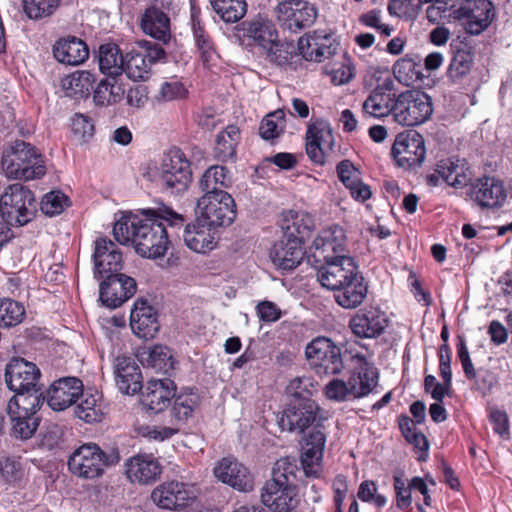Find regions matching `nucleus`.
I'll use <instances>...</instances> for the list:
<instances>
[{
  "label": "nucleus",
  "instance_id": "39",
  "mask_svg": "<svg viewBox=\"0 0 512 512\" xmlns=\"http://www.w3.org/2000/svg\"><path fill=\"white\" fill-rule=\"evenodd\" d=\"M437 173L450 186L462 188L469 184L472 171L463 159L448 158L437 164Z\"/></svg>",
  "mask_w": 512,
  "mask_h": 512
},
{
  "label": "nucleus",
  "instance_id": "21",
  "mask_svg": "<svg viewBox=\"0 0 512 512\" xmlns=\"http://www.w3.org/2000/svg\"><path fill=\"white\" fill-rule=\"evenodd\" d=\"M215 477L241 492L254 488V479L248 468L234 458L225 457L213 469Z\"/></svg>",
  "mask_w": 512,
  "mask_h": 512
},
{
  "label": "nucleus",
  "instance_id": "57",
  "mask_svg": "<svg viewBox=\"0 0 512 512\" xmlns=\"http://www.w3.org/2000/svg\"><path fill=\"white\" fill-rule=\"evenodd\" d=\"M324 395L327 399L335 402H344L353 399L348 381L339 378H333L325 385Z\"/></svg>",
  "mask_w": 512,
  "mask_h": 512
},
{
  "label": "nucleus",
  "instance_id": "55",
  "mask_svg": "<svg viewBox=\"0 0 512 512\" xmlns=\"http://www.w3.org/2000/svg\"><path fill=\"white\" fill-rule=\"evenodd\" d=\"M61 0H23V9L28 18L40 20L51 16Z\"/></svg>",
  "mask_w": 512,
  "mask_h": 512
},
{
  "label": "nucleus",
  "instance_id": "25",
  "mask_svg": "<svg viewBox=\"0 0 512 512\" xmlns=\"http://www.w3.org/2000/svg\"><path fill=\"white\" fill-rule=\"evenodd\" d=\"M325 443L326 435L323 427L318 423L304 436L301 462L306 475L318 476Z\"/></svg>",
  "mask_w": 512,
  "mask_h": 512
},
{
  "label": "nucleus",
  "instance_id": "48",
  "mask_svg": "<svg viewBox=\"0 0 512 512\" xmlns=\"http://www.w3.org/2000/svg\"><path fill=\"white\" fill-rule=\"evenodd\" d=\"M124 72L134 80H145L151 70V65L139 48H132L125 54Z\"/></svg>",
  "mask_w": 512,
  "mask_h": 512
},
{
  "label": "nucleus",
  "instance_id": "45",
  "mask_svg": "<svg viewBox=\"0 0 512 512\" xmlns=\"http://www.w3.org/2000/svg\"><path fill=\"white\" fill-rule=\"evenodd\" d=\"M81 396V401L75 408V415L86 423L100 422L106 414L102 397L97 392L82 393Z\"/></svg>",
  "mask_w": 512,
  "mask_h": 512
},
{
  "label": "nucleus",
  "instance_id": "31",
  "mask_svg": "<svg viewBox=\"0 0 512 512\" xmlns=\"http://www.w3.org/2000/svg\"><path fill=\"white\" fill-rule=\"evenodd\" d=\"M270 259L273 264L282 270H293L304 257L303 244L299 240L282 236L275 242L270 250Z\"/></svg>",
  "mask_w": 512,
  "mask_h": 512
},
{
  "label": "nucleus",
  "instance_id": "5",
  "mask_svg": "<svg viewBox=\"0 0 512 512\" xmlns=\"http://www.w3.org/2000/svg\"><path fill=\"white\" fill-rule=\"evenodd\" d=\"M2 169L11 179L32 180L45 174L40 156L33 146L24 141H16L3 152Z\"/></svg>",
  "mask_w": 512,
  "mask_h": 512
},
{
  "label": "nucleus",
  "instance_id": "54",
  "mask_svg": "<svg viewBox=\"0 0 512 512\" xmlns=\"http://www.w3.org/2000/svg\"><path fill=\"white\" fill-rule=\"evenodd\" d=\"M298 471L297 461L293 457H283L277 460L272 469V478L275 481L285 484H294L296 472Z\"/></svg>",
  "mask_w": 512,
  "mask_h": 512
},
{
  "label": "nucleus",
  "instance_id": "9",
  "mask_svg": "<svg viewBox=\"0 0 512 512\" xmlns=\"http://www.w3.org/2000/svg\"><path fill=\"white\" fill-rule=\"evenodd\" d=\"M192 180L190 163L180 150L170 151L163 159L158 182L170 194H181Z\"/></svg>",
  "mask_w": 512,
  "mask_h": 512
},
{
  "label": "nucleus",
  "instance_id": "41",
  "mask_svg": "<svg viewBox=\"0 0 512 512\" xmlns=\"http://www.w3.org/2000/svg\"><path fill=\"white\" fill-rule=\"evenodd\" d=\"M143 32L151 37L167 43L171 38L170 20L159 8L149 7L141 18Z\"/></svg>",
  "mask_w": 512,
  "mask_h": 512
},
{
  "label": "nucleus",
  "instance_id": "27",
  "mask_svg": "<svg viewBox=\"0 0 512 512\" xmlns=\"http://www.w3.org/2000/svg\"><path fill=\"white\" fill-rule=\"evenodd\" d=\"M176 385L169 378L151 379L141 394L142 404L154 413L162 412L175 397Z\"/></svg>",
  "mask_w": 512,
  "mask_h": 512
},
{
  "label": "nucleus",
  "instance_id": "20",
  "mask_svg": "<svg viewBox=\"0 0 512 512\" xmlns=\"http://www.w3.org/2000/svg\"><path fill=\"white\" fill-rule=\"evenodd\" d=\"M261 502L272 512H292L298 504L296 485L266 481L261 489Z\"/></svg>",
  "mask_w": 512,
  "mask_h": 512
},
{
  "label": "nucleus",
  "instance_id": "40",
  "mask_svg": "<svg viewBox=\"0 0 512 512\" xmlns=\"http://www.w3.org/2000/svg\"><path fill=\"white\" fill-rule=\"evenodd\" d=\"M116 384L125 394H135L142 388L140 369L129 358H117L115 367Z\"/></svg>",
  "mask_w": 512,
  "mask_h": 512
},
{
  "label": "nucleus",
  "instance_id": "19",
  "mask_svg": "<svg viewBox=\"0 0 512 512\" xmlns=\"http://www.w3.org/2000/svg\"><path fill=\"white\" fill-rule=\"evenodd\" d=\"M319 410L315 401L288 403L277 422L282 431L304 432L316 421Z\"/></svg>",
  "mask_w": 512,
  "mask_h": 512
},
{
  "label": "nucleus",
  "instance_id": "32",
  "mask_svg": "<svg viewBox=\"0 0 512 512\" xmlns=\"http://www.w3.org/2000/svg\"><path fill=\"white\" fill-rule=\"evenodd\" d=\"M393 83L386 80L376 86L363 102V112L371 117L382 118L394 114L396 95L392 93Z\"/></svg>",
  "mask_w": 512,
  "mask_h": 512
},
{
  "label": "nucleus",
  "instance_id": "24",
  "mask_svg": "<svg viewBox=\"0 0 512 512\" xmlns=\"http://www.w3.org/2000/svg\"><path fill=\"white\" fill-rule=\"evenodd\" d=\"M355 366L348 377L352 398L359 399L370 394L378 383V372L363 355L353 357Z\"/></svg>",
  "mask_w": 512,
  "mask_h": 512
},
{
  "label": "nucleus",
  "instance_id": "64",
  "mask_svg": "<svg viewBox=\"0 0 512 512\" xmlns=\"http://www.w3.org/2000/svg\"><path fill=\"white\" fill-rule=\"evenodd\" d=\"M257 315L263 322H275L281 317V310L270 301H263L256 306Z\"/></svg>",
  "mask_w": 512,
  "mask_h": 512
},
{
  "label": "nucleus",
  "instance_id": "11",
  "mask_svg": "<svg viewBox=\"0 0 512 512\" xmlns=\"http://www.w3.org/2000/svg\"><path fill=\"white\" fill-rule=\"evenodd\" d=\"M391 154L399 167H419L426 155L424 139L414 130L399 133L393 143Z\"/></svg>",
  "mask_w": 512,
  "mask_h": 512
},
{
  "label": "nucleus",
  "instance_id": "16",
  "mask_svg": "<svg viewBox=\"0 0 512 512\" xmlns=\"http://www.w3.org/2000/svg\"><path fill=\"white\" fill-rule=\"evenodd\" d=\"M100 300L110 308H117L130 299L137 289L136 281L120 272L100 278Z\"/></svg>",
  "mask_w": 512,
  "mask_h": 512
},
{
  "label": "nucleus",
  "instance_id": "59",
  "mask_svg": "<svg viewBox=\"0 0 512 512\" xmlns=\"http://www.w3.org/2000/svg\"><path fill=\"white\" fill-rule=\"evenodd\" d=\"M304 384L302 378H295L290 381L286 387V394L289 397V403H303L306 401H313L310 398V391Z\"/></svg>",
  "mask_w": 512,
  "mask_h": 512
},
{
  "label": "nucleus",
  "instance_id": "34",
  "mask_svg": "<svg viewBox=\"0 0 512 512\" xmlns=\"http://www.w3.org/2000/svg\"><path fill=\"white\" fill-rule=\"evenodd\" d=\"M339 47V43L331 36L313 35L301 37L298 41V50L307 61L322 62L333 56Z\"/></svg>",
  "mask_w": 512,
  "mask_h": 512
},
{
  "label": "nucleus",
  "instance_id": "36",
  "mask_svg": "<svg viewBox=\"0 0 512 512\" xmlns=\"http://www.w3.org/2000/svg\"><path fill=\"white\" fill-rule=\"evenodd\" d=\"M335 292V301L345 309H354L360 306L368 293V283L360 272L350 278L343 287Z\"/></svg>",
  "mask_w": 512,
  "mask_h": 512
},
{
  "label": "nucleus",
  "instance_id": "47",
  "mask_svg": "<svg viewBox=\"0 0 512 512\" xmlns=\"http://www.w3.org/2000/svg\"><path fill=\"white\" fill-rule=\"evenodd\" d=\"M232 183L229 170L222 165L209 167L199 181L200 189L205 193H218L230 187Z\"/></svg>",
  "mask_w": 512,
  "mask_h": 512
},
{
  "label": "nucleus",
  "instance_id": "3",
  "mask_svg": "<svg viewBox=\"0 0 512 512\" xmlns=\"http://www.w3.org/2000/svg\"><path fill=\"white\" fill-rule=\"evenodd\" d=\"M120 459L117 448L103 451L97 444L87 443L72 453L68 460V467L76 476L94 479L101 476L106 467L118 464Z\"/></svg>",
  "mask_w": 512,
  "mask_h": 512
},
{
  "label": "nucleus",
  "instance_id": "60",
  "mask_svg": "<svg viewBox=\"0 0 512 512\" xmlns=\"http://www.w3.org/2000/svg\"><path fill=\"white\" fill-rule=\"evenodd\" d=\"M376 492V484L367 480L360 484L357 496L364 502H373L377 507H383L386 504V497Z\"/></svg>",
  "mask_w": 512,
  "mask_h": 512
},
{
  "label": "nucleus",
  "instance_id": "10",
  "mask_svg": "<svg viewBox=\"0 0 512 512\" xmlns=\"http://www.w3.org/2000/svg\"><path fill=\"white\" fill-rule=\"evenodd\" d=\"M470 35H479L493 22L495 7L490 0H463L452 14Z\"/></svg>",
  "mask_w": 512,
  "mask_h": 512
},
{
  "label": "nucleus",
  "instance_id": "2",
  "mask_svg": "<svg viewBox=\"0 0 512 512\" xmlns=\"http://www.w3.org/2000/svg\"><path fill=\"white\" fill-rule=\"evenodd\" d=\"M237 30L242 32L243 37L253 41L265 54L267 60L277 65L288 63L294 52L292 43L279 41L274 24L267 19L244 21L237 26Z\"/></svg>",
  "mask_w": 512,
  "mask_h": 512
},
{
  "label": "nucleus",
  "instance_id": "61",
  "mask_svg": "<svg viewBox=\"0 0 512 512\" xmlns=\"http://www.w3.org/2000/svg\"><path fill=\"white\" fill-rule=\"evenodd\" d=\"M337 174L340 181L346 186H351L360 179V171L350 160H342L337 165Z\"/></svg>",
  "mask_w": 512,
  "mask_h": 512
},
{
  "label": "nucleus",
  "instance_id": "23",
  "mask_svg": "<svg viewBox=\"0 0 512 512\" xmlns=\"http://www.w3.org/2000/svg\"><path fill=\"white\" fill-rule=\"evenodd\" d=\"M94 244L92 258L95 278H103V276H111V274L120 272L122 254L118 246L108 238H98Z\"/></svg>",
  "mask_w": 512,
  "mask_h": 512
},
{
  "label": "nucleus",
  "instance_id": "13",
  "mask_svg": "<svg viewBox=\"0 0 512 512\" xmlns=\"http://www.w3.org/2000/svg\"><path fill=\"white\" fill-rule=\"evenodd\" d=\"M467 195L481 209L501 208L507 199L503 181L491 176L478 178L472 182Z\"/></svg>",
  "mask_w": 512,
  "mask_h": 512
},
{
  "label": "nucleus",
  "instance_id": "46",
  "mask_svg": "<svg viewBox=\"0 0 512 512\" xmlns=\"http://www.w3.org/2000/svg\"><path fill=\"white\" fill-rule=\"evenodd\" d=\"M141 363L153 369L155 372L168 374L174 369V360L168 347L155 345L148 350L141 352Z\"/></svg>",
  "mask_w": 512,
  "mask_h": 512
},
{
  "label": "nucleus",
  "instance_id": "14",
  "mask_svg": "<svg viewBox=\"0 0 512 512\" xmlns=\"http://www.w3.org/2000/svg\"><path fill=\"white\" fill-rule=\"evenodd\" d=\"M347 237L344 229L339 225H332L323 229L312 242V256L316 262L337 260L338 257H347Z\"/></svg>",
  "mask_w": 512,
  "mask_h": 512
},
{
  "label": "nucleus",
  "instance_id": "62",
  "mask_svg": "<svg viewBox=\"0 0 512 512\" xmlns=\"http://www.w3.org/2000/svg\"><path fill=\"white\" fill-rule=\"evenodd\" d=\"M71 126L74 134L84 140L90 138L94 133V126L91 120L83 114H76L72 118Z\"/></svg>",
  "mask_w": 512,
  "mask_h": 512
},
{
  "label": "nucleus",
  "instance_id": "17",
  "mask_svg": "<svg viewBox=\"0 0 512 512\" xmlns=\"http://www.w3.org/2000/svg\"><path fill=\"white\" fill-rule=\"evenodd\" d=\"M195 498L192 486L179 481H167L151 493V500L162 509L180 510Z\"/></svg>",
  "mask_w": 512,
  "mask_h": 512
},
{
  "label": "nucleus",
  "instance_id": "33",
  "mask_svg": "<svg viewBox=\"0 0 512 512\" xmlns=\"http://www.w3.org/2000/svg\"><path fill=\"white\" fill-rule=\"evenodd\" d=\"M349 326L358 337L374 338L384 331L387 326V319L377 308L370 307L358 311L351 318Z\"/></svg>",
  "mask_w": 512,
  "mask_h": 512
},
{
  "label": "nucleus",
  "instance_id": "58",
  "mask_svg": "<svg viewBox=\"0 0 512 512\" xmlns=\"http://www.w3.org/2000/svg\"><path fill=\"white\" fill-rule=\"evenodd\" d=\"M192 29L196 45L204 60H208L213 51V44L210 36L206 33L198 19L192 16Z\"/></svg>",
  "mask_w": 512,
  "mask_h": 512
},
{
  "label": "nucleus",
  "instance_id": "63",
  "mask_svg": "<svg viewBox=\"0 0 512 512\" xmlns=\"http://www.w3.org/2000/svg\"><path fill=\"white\" fill-rule=\"evenodd\" d=\"M186 92L182 83L178 81L164 82L161 85L159 97L164 101H172L183 98Z\"/></svg>",
  "mask_w": 512,
  "mask_h": 512
},
{
  "label": "nucleus",
  "instance_id": "1",
  "mask_svg": "<svg viewBox=\"0 0 512 512\" xmlns=\"http://www.w3.org/2000/svg\"><path fill=\"white\" fill-rule=\"evenodd\" d=\"M142 214L143 218L133 214L121 217L113 227V234L121 244L132 243L143 257H163L170 244L165 223L182 226L184 217L169 207L145 210Z\"/></svg>",
  "mask_w": 512,
  "mask_h": 512
},
{
  "label": "nucleus",
  "instance_id": "7",
  "mask_svg": "<svg viewBox=\"0 0 512 512\" xmlns=\"http://www.w3.org/2000/svg\"><path fill=\"white\" fill-rule=\"evenodd\" d=\"M198 217L213 227H226L236 218V204L226 191L205 193L197 202Z\"/></svg>",
  "mask_w": 512,
  "mask_h": 512
},
{
  "label": "nucleus",
  "instance_id": "22",
  "mask_svg": "<svg viewBox=\"0 0 512 512\" xmlns=\"http://www.w3.org/2000/svg\"><path fill=\"white\" fill-rule=\"evenodd\" d=\"M334 136L330 124L325 120H315L307 129L306 153L316 164H324L326 149L331 150Z\"/></svg>",
  "mask_w": 512,
  "mask_h": 512
},
{
  "label": "nucleus",
  "instance_id": "30",
  "mask_svg": "<svg viewBox=\"0 0 512 512\" xmlns=\"http://www.w3.org/2000/svg\"><path fill=\"white\" fill-rule=\"evenodd\" d=\"M130 326L139 338L152 339L159 331L158 315L146 300H137L130 314Z\"/></svg>",
  "mask_w": 512,
  "mask_h": 512
},
{
  "label": "nucleus",
  "instance_id": "44",
  "mask_svg": "<svg viewBox=\"0 0 512 512\" xmlns=\"http://www.w3.org/2000/svg\"><path fill=\"white\" fill-rule=\"evenodd\" d=\"M240 130L235 125H228L218 133L214 147L216 160L226 162L236 155V148L240 142Z\"/></svg>",
  "mask_w": 512,
  "mask_h": 512
},
{
  "label": "nucleus",
  "instance_id": "35",
  "mask_svg": "<svg viewBox=\"0 0 512 512\" xmlns=\"http://www.w3.org/2000/svg\"><path fill=\"white\" fill-rule=\"evenodd\" d=\"M283 235L304 244L315 228L313 217L304 211L288 210L282 213L280 222Z\"/></svg>",
  "mask_w": 512,
  "mask_h": 512
},
{
  "label": "nucleus",
  "instance_id": "37",
  "mask_svg": "<svg viewBox=\"0 0 512 512\" xmlns=\"http://www.w3.org/2000/svg\"><path fill=\"white\" fill-rule=\"evenodd\" d=\"M53 53L59 62L71 66L80 65L89 57L88 46L76 37H68L57 41Z\"/></svg>",
  "mask_w": 512,
  "mask_h": 512
},
{
  "label": "nucleus",
  "instance_id": "49",
  "mask_svg": "<svg viewBox=\"0 0 512 512\" xmlns=\"http://www.w3.org/2000/svg\"><path fill=\"white\" fill-rule=\"evenodd\" d=\"M200 400L198 394L194 392H184L175 395V400L171 409V415L177 424L186 423L192 417L194 410L199 406Z\"/></svg>",
  "mask_w": 512,
  "mask_h": 512
},
{
  "label": "nucleus",
  "instance_id": "50",
  "mask_svg": "<svg viewBox=\"0 0 512 512\" xmlns=\"http://www.w3.org/2000/svg\"><path fill=\"white\" fill-rule=\"evenodd\" d=\"M214 11L227 23L242 19L247 12L245 0H210Z\"/></svg>",
  "mask_w": 512,
  "mask_h": 512
},
{
  "label": "nucleus",
  "instance_id": "12",
  "mask_svg": "<svg viewBox=\"0 0 512 512\" xmlns=\"http://www.w3.org/2000/svg\"><path fill=\"white\" fill-rule=\"evenodd\" d=\"M316 16V8L307 1H283L275 8V17L281 28L292 33L311 26Z\"/></svg>",
  "mask_w": 512,
  "mask_h": 512
},
{
  "label": "nucleus",
  "instance_id": "26",
  "mask_svg": "<svg viewBox=\"0 0 512 512\" xmlns=\"http://www.w3.org/2000/svg\"><path fill=\"white\" fill-rule=\"evenodd\" d=\"M83 392L82 381L64 377L54 381L47 390V403L55 411H62L75 403Z\"/></svg>",
  "mask_w": 512,
  "mask_h": 512
},
{
  "label": "nucleus",
  "instance_id": "53",
  "mask_svg": "<svg viewBox=\"0 0 512 512\" xmlns=\"http://www.w3.org/2000/svg\"><path fill=\"white\" fill-rule=\"evenodd\" d=\"M12 423V434L19 439H29L39 426L37 415H8Z\"/></svg>",
  "mask_w": 512,
  "mask_h": 512
},
{
  "label": "nucleus",
  "instance_id": "43",
  "mask_svg": "<svg viewBox=\"0 0 512 512\" xmlns=\"http://www.w3.org/2000/svg\"><path fill=\"white\" fill-rule=\"evenodd\" d=\"M7 404L8 415H37L43 400L39 389L29 392H15Z\"/></svg>",
  "mask_w": 512,
  "mask_h": 512
},
{
  "label": "nucleus",
  "instance_id": "28",
  "mask_svg": "<svg viewBox=\"0 0 512 512\" xmlns=\"http://www.w3.org/2000/svg\"><path fill=\"white\" fill-rule=\"evenodd\" d=\"M183 240L190 250L205 254L216 247L218 235L212 225L197 217L195 222L186 225Z\"/></svg>",
  "mask_w": 512,
  "mask_h": 512
},
{
  "label": "nucleus",
  "instance_id": "15",
  "mask_svg": "<svg viewBox=\"0 0 512 512\" xmlns=\"http://www.w3.org/2000/svg\"><path fill=\"white\" fill-rule=\"evenodd\" d=\"M40 369L33 362L14 357L5 368V382L13 392H29L38 389Z\"/></svg>",
  "mask_w": 512,
  "mask_h": 512
},
{
  "label": "nucleus",
  "instance_id": "29",
  "mask_svg": "<svg viewBox=\"0 0 512 512\" xmlns=\"http://www.w3.org/2000/svg\"><path fill=\"white\" fill-rule=\"evenodd\" d=\"M125 474L132 483L147 485L155 482L162 473V466L152 455L138 454L125 462Z\"/></svg>",
  "mask_w": 512,
  "mask_h": 512
},
{
  "label": "nucleus",
  "instance_id": "6",
  "mask_svg": "<svg viewBox=\"0 0 512 512\" xmlns=\"http://www.w3.org/2000/svg\"><path fill=\"white\" fill-rule=\"evenodd\" d=\"M430 97L417 90H406L397 95L394 103L395 121L403 126H416L432 114Z\"/></svg>",
  "mask_w": 512,
  "mask_h": 512
},
{
  "label": "nucleus",
  "instance_id": "8",
  "mask_svg": "<svg viewBox=\"0 0 512 512\" xmlns=\"http://www.w3.org/2000/svg\"><path fill=\"white\" fill-rule=\"evenodd\" d=\"M305 355L309 366L319 376L336 375L344 368L340 348L329 338L313 339L307 344Z\"/></svg>",
  "mask_w": 512,
  "mask_h": 512
},
{
  "label": "nucleus",
  "instance_id": "4",
  "mask_svg": "<svg viewBox=\"0 0 512 512\" xmlns=\"http://www.w3.org/2000/svg\"><path fill=\"white\" fill-rule=\"evenodd\" d=\"M36 212L34 193L23 184H10L0 195V215L11 226L27 225L34 219Z\"/></svg>",
  "mask_w": 512,
  "mask_h": 512
},
{
  "label": "nucleus",
  "instance_id": "18",
  "mask_svg": "<svg viewBox=\"0 0 512 512\" xmlns=\"http://www.w3.org/2000/svg\"><path fill=\"white\" fill-rule=\"evenodd\" d=\"M359 272L352 257H338L337 260L323 262L317 270V280L328 290L335 291Z\"/></svg>",
  "mask_w": 512,
  "mask_h": 512
},
{
  "label": "nucleus",
  "instance_id": "52",
  "mask_svg": "<svg viewBox=\"0 0 512 512\" xmlns=\"http://www.w3.org/2000/svg\"><path fill=\"white\" fill-rule=\"evenodd\" d=\"M25 316L24 306L12 299L0 300V326L12 327L22 322Z\"/></svg>",
  "mask_w": 512,
  "mask_h": 512
},
{
  "label": "nucleus",
  "instance_id": "56",
  "mask_svg": "<svg viewBox=\"0 0 512 512\" xmlns=\"http://www.w3.org/2000/svg\"><path fill=\"white\" fill-rule=\"evenodd\" d=\"M67 206L68 197L60 191L45 194L41 201V211L50 217L62 213Z\"/></svg>",
  "mask_w": 512,
  "mask_h": 512
},
{
  "label": "nucleus",
  "instance_id": "42",
  "mask_svg": "<svg viewBox=\"0 0 512 512\" xmlns=\"http://www.w3.org/2000/svg\"><path fill=\"white\" fill-rule=\"evenodd\" d=\"M125 56L118 45L105 43L99 47L98 63L100 71L108 76H119L124 72Z\"/></svg>",
  "mask_w": 512,
  "mask_h": 512
},
{
  "label": "nucleus",
  "instance_id": "38",
  "mask_svg": "<svg viewBox=\"0 0 512 512\" xmlns=\"http://www.w3.org/2000/svg\"><path fill=\"white\" fill-rule=\"evenodd\" d=\"M474 55L466 44L452 48V58L447 70V79L454 85L461 84L471 72Z\"/></svg>",
  "mask_w": 512,
  "mask_h": 512
},
{
  "label": "nucleus",
  "instance_id": "51",
  "mask_svg": "<svg viewBox=\"0 0 512 512\" xmlns=\"http://www.w3.org/2000/svg\"><path fill=\"white\" fill-rule=\"evenodd\" d=\"M286 121L283 110H276L267 114L261 121L259 135L267 141L278 138L285 130Z\"/></svg>",
  "mask_w": 512,
  "mask_h": 512
}]
</instances>
